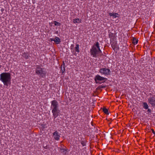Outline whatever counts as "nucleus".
Instances as JSON below:
<instances>
[{
    "label": "nucleus",
    "mask_w": 155,
    "mask_h": 155,
    "mask_svg": "<svg viewBox=\"0 0 155 155\" xmlns=\"http://www.w3.org/2000/svg\"><path fill=\"white\" fill-rule=\"evenodd\" d=\"M91 56L93 58H97L101 56L102 52L100 48L98 42H96L92 46L90 50Z\"/></svg>",
    "instance_id": "f257e3e1"
},
{
    "label": "nucleus",
    "mask_w": 155,
    "mask_h": 155,
    "mask_svg": "<svg viewBox=\"0 0 155 155\" xmlns=\"http://www.w3.org/2000/svg\"><path fill=\"white\" fill-rule=\"evenodd\" d=\"M51 108L52 109V113L54 119H55L60 114L61 110L59 108V104L56 100H54L51 102Z\"/></svg>",
    "instance_id": "f03ea898"
},
{
    "label": "nucleus",
    "mask_w": 155,
    "mask_h": 155,
    "mask_svg": "<svg viewBox=\"0 0 155 155\" xmlns=\"http://www.w3.org/2000/svg\"><path fill=\"white\" fill-rule=\"evenodd\" d=\"M0 80L4 85L8 86L11 84V75L9 73L4 72L0 74Z\"/></svg>",
    "instance_id": "7ed1b4c3"
},
{
    "label": "nucleus",
    "mask_w": 155,
    "mask_h": 155,
    "mask_svg": "<svg viewBox=\"0 0 155 155\" xmlns=\"http://www.w3.org/2000/svg\"><path fill=\"white\" fill-rule=\"evenodd\" d=\"M35 72V74L40 77L43 78H46L47 72L45 68H42L40 66H36Z\"/></svg>",
    "instance_id": "20e7f679"
},
{
    "label": "nucleus",
    "mask_w": 155,
    "mask_h": 155,
    "mask_svg": "<svg viewBox=\"0 0 155 155\" xmlns=\"http://www.w3.org/2000/svg\"><path fill=\"white\" fill-rule=\"evenodd\" d=\"M99 72L102 75H104L105 76H107L110 74L111 71L109 68H101L99 70Z\"/></svg>",
    "instance_id": "39448f33"
},
{
    "label": "nucleus",
    "mask_w": 155,
    "mask_h": 155,
    "mask_svg": "<svg viewBox=\"0 0 155 155\" xmlns=\"http://www.w3.org/2000/svg\"><path fill=\"white\" fill-rule=\"evenodd\" d=\"M110 44L111 45V47H112L113 49L114 50L116 48H117V50L118 49V48H117L118 46L117 45V42L116 41H114L113 42L111 41V40L112 39H113V41H114V38H111L110 37Z\"/></svg>",
    "instance_id": "423d86ee"
},
{
    "label": "nucleus",
    "mask_w": 155,
    "mask_h": 155,
    "mask_svg": "<svg viewBox=\"0 0 155 155\" xmlns=\"http://www.w3.org/2000/svg\"><path fill=\"white\" fill-rule=\"evenodd\" d=\"M105 79H106L104 77L101 76L100 75L97 74L95 77L94 80L96 82V83L97 84L98 82L97 81H104Z\"/></svg>",
    "instance_id": "0eeeda50"
},
{
    "label": "nucleus",
    "mask_w": 155,
    "mask_h": 155,
    "mask_svg": "<svg viewBox=\"0 0 155 155\" xmlns=\"http://www.w3.org/2000/svg\"><path fill=\"white\" fill-rule=\"evenodd\" d=\"M148 101L152 107L155 106V98L154 97H151L148 99Z\"/></svg>",
    "instance_id": "6e6552de"
},
{
    "label": "nucleus",
    "mask_w": 155,
    "mask_h": 155,
    "mask_svg": "<svg viewBox=\"0 0 155 155\" xmlns=\"http://www.w3.org/2000/svg\"><path fill=\"white\" fill-rule=\"evenodd\" d=\"M54 139L57 140H58L60 139V136L59 134V133L57 131H55L53 134Z\"/></svg>",
    "instance_id": "1a4fd4ad"
},
{
    "label": "nucleus",
    "mask_w": 155,
    "mask_h": 155,
    "mask_svg": "<svg viewBox=\"0 0 155 155\" xmlns=\"http://www.w3.org/2000/svg\"><path fill=\"white\" fill-rule=\"evenodd\" d=\"M109 15L110 16L112 17V18L114 19L116 18H118L119 17V15L117 13L114 12H110L109 13Z\"/></svg>",
    "instance_id": "9d476101"
},
{
    "label": "nucleus",
    "mask_w": 155,
    "mask_h": 155,
    "mask_svg": "<svg viewBox=\"0 0 155 155\" xmlns=\"http://www.w3.org/2000/svg\"><path fill=\"white\" fill-rule=\"evenodd\" d=\"M51 41H54L57 44H59L61 42V40L60 38L57 37H55L54 38H51L50 39Z\"/></svg>",
    "instance_id": "9b49d317"
},
{
    "label": "nucleus",
    "mask_w": 155,
    "mask_h": 155,
    "mask_svg": "<svg viewBox=\"0 0 155 155\" xmlns=\"http://www.w3.org/2000/svg\"><path fill=\"white\" fill-rule=\"evenodd\" d=\"M147 66L146 67V70H147ZM152 71H149V70H147V71H146V74H147V76L149 79L150 77L152 75Z\"/></svg>",
    "instance_id": "f8f14e48"
},
{
    "label": "nucleus",
    "mask_w": 155,
    "mask_h": 155,
    "mask_svg": "<svg viewBox=\"0 0 155 155\" xmlns=\"http://www.w3.org/2000/svg\"><path fill=\"white\" fill-rule=\"evenodd\" d=\"M73 21L74 23V24L81 23V20L79 18H76L75 19H74Z\"/></svg>",
    "instance_id": "ddd939ff"
},
{
    "label": "nucleus",
    "mask_w": 155,
    "mask_h": 155,
    "mask_svg": "<svg viewBox=\"0 0 155 155\" xmlns=\"http://www.w3.org/2000/svg\"><path fill=\"white\" fill-rule=\"evenodd\" d=\"M22 56L26 59H28L29 57L28 53H26L25 52L23 53Z\"/></svg>",
    "instance_id": "4468645a"
},
{
    "label": "nucleus",
    "mask_w": 155,
    "mask_h": 155,
    "mask_svg": "<svg viewBox=\"0 0 155 155\" xmlns=\"http://www.w3.org/2000/svg\"><path fill=\"white\" fill-rule=\"evenodd\" d=\"M61 73L63 74L64 73L65 71V68H64V62H63V64L61 66Z\"/></svg>",
    "instance_id": "2eb2a0df"
},
{
    "label": "nucleus",
    "mask_w": 155,
    "mask_h": 155,
    "mask_svg": "<svg viewBox=\"0 0 155 155\" xmlns=\"http://www.w3.org/2000/svg\"><path fill=\"white\" fill-rule=\"evenodd\" d=\"M60 150L61 153H62L63 154H66L67 150L63 148H61Z\"/></svg>",
    "instance_id": "dca6fc26"
},
{
    "label": "nucleus",
    "mask_w": 155,
    "mask_h": 155,
    "mask_svg": "<svg viewBox=\"0 0 155 155\" xmlns=\"http://www.w3.org/2000/svg\"><path fill=\"white\" fill-rule=\"evenodd\" d=\"M79 45L77 44L76 45V46L75 47V51L76 52H78V53L80 52V51L79 50Z\"/></svg>",
    "instance_id": "f3484780"
},
{
    "label": "nucleus",
    "mask_w": 155,
    "mask_h": 155,
    "mask_svg": "<svg viewBox=\"0 0 155 155\" xmlns=\"http://www.w3.org/2000/svg\"><path fill=\"white\" fill-rule=\"evenodd\" d=\"M103 110L104 112L107 114H109V113L108 112V110L105 108H104L103 109Z\"/></svg>",
    "instance_id": "a211bd4d"
},
{
    "label": "nucleus",
    "mask_w": 155,
    "mask_h": 155,
    "mask_svg": "<svg viewBox=\"0 0 155 155\" xmlns=\"http://www.w3.org/2000/svg\"><path fill=\"white\" fill-rule=\"evenodd\" d=\"M148 48H149V47H148V52H149V55L148 56V57L149 58V64H151L150 63H151V61L150 60V56L151 55V52L150 51V49L149 50H148Z\"/></svg>",
    "instance_id": "6ab92c4d"
},
{
    "label": "nucleus",
    "mask_w": 155,
    "mask_h": 155,
    "mask_svg": "<svg viewBox=\"0 0 155 155\" xmlns=\"http://www.w3.org/2000/svg\"><path fill=\"white\" fill-rule=\"evenodd\" d=\"M138 42V40L137 39H136L135 38H134L133 39V43L134 45H136L137 44Z\"/></svg>",
    "instance_id": "aec40b11"
},
{
    "label": "nucleus",
    "mask_w": 155,
    "mask_h": 155,
    "mask_svg": "<svg viewBox=\"0 0 155 155\" xmlns=\"http://www.w3.org/2000/svg\"><path fill=\"white\" fill-rule=\"evenodd\" d=\"M86 141L85 140H82L81 142V143L83 147L86 146Z\"/></svg>",
    "instance_id": "412c9836"
},
{
    "label": "nucleus",
    "mask_w": 155,
    "mask_h": 155,
    "mask_svg": "<svg viewBox=\"0 0 155 155\" xmlns=\"http://www.w3.org/2000/svg\"><path fill=\"white\" fill-rule=\"evenodd\" d=\"M54 22L55 26H60L61 25V24L59 22H58L56 21H54Z\"/></svg>",
    "instance_id": "4be33fe9"
},
{
    "label": "nucleus",
    "mask_w": 155,
    "mask_h": 155,
    "mask_svg": "<svg viewBox=\"0 0 155 155\" xmlns=\"http://www.w3.org/2000/svg\"><path fill=\"white\" fill-rule=\"evenodd\" d=\"M147 114H148L149 115H150L151 113V111L150 109H148V110L147 111Z\"/></svg>",
    "instance_id": "5701e85b"
},
{
    "label": "nucleus",
    "mask_w": 155,
    "mask_h": 155,
    "mask_svg": "<svg viewBox=\"0 0 155 155\" xmlns=\"http://www.w3.org/2000/svg\"><path fill=\"white\" fill-rule=\"evenodd\" d=\"M142 105L143 106V108L144 109H145V102H143Z\"/></svg>",
    "instance_id": "b1692460"
},
{
    "label": "nucleus",
    "mask_w": 155,
    "mask_h": 155,
    "mask_svg": "<svg viewBox=\"0 0 155 155\" xmlns=\"http://www.w3.org/2000/svg\"><path fill=\"white\" fill-rule=\"evenodd\" d=\"M74 47V45H71V49H73V48Z\"/></svg>",
    "instance_id": "393cba45"
},
{
    "label": "nucleus",
    "mask_w": 155,
    "mask_h": 155,
    "mask_svg": "<svg viewBox=\"0 0 155 155\" xmlns=\"http://www.w3.org/2000/svg\"><path fill=\"white\" fill-rule=\"evenodd\" d=\"M148 106L147 104L146 103V110L148 109Z\"/></svg>",
    "instance_id": "a878e982"
},
{
    "label": "nucleus",
    "mask_w": 155,
    "mask_h": 155,
    "mask_svg": "<svg viewBox=\"0 0 155 155\" xmlns=\"http://www.w3.org/2000/svg\"><path fill=\"white\" fill-rule=\"evenodd\" d=\"M4 9H3V8H2V9H1V12H3V11H4Z\"/></svg>",
    "instance_id": "bb28decb"
},
{
    "label": "nucleus",
    "mask_w": 155,
    "mask_h": 155,
    "mask_svg": "<svg viewBox=\"0 0 155 155\" xmlns=\"http://www.w3.org/2000/svg\"><path fill=\"white\" fill-rule=\"evenodd\" d=\"M152 131H153V134H154L155 133H154V131L153 130H152Z\"/></svg>",
    "instance_id": "cd10ccee"
},
{
    "label": "nucleus",
    "mask_w": 155,
    "mask_h": 155,
    "mask_svg": "<svg viewBox=\"0 0 155 155\" xmlns=\"http://www.w3.org/2000/svg\"><path fill=\"white\" fill-rule=\"evenodd\" d=\"M147 131V129H146V132Z\"/></svg>",
    "instance_id": "c85d7f7f"
},
{
    "label": "nucleus",
    "mask_w": 155,
    "mask_h": 155,
    "mask_svg": "<svg viewBox=\"0 0 155 155\" xmlns=\"http://www.w3.org/2000/svg\"><path fill=\"white\" fill-rule=\"evenodd\" d=\"M144 36L145 37V34H144Z\"/></svg>",
    "instance_id": "c756f323"
}]
</instances>
